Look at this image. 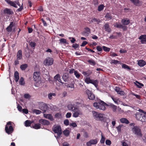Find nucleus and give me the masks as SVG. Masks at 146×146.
Masks as SVG:
<instances>
[{
	"label": "nucleus",
	"mask_w": 146,
	"mask_h": 146,
	"mask_svg": "<svg viewBox=\"0 0 146 146\" xmlns=\"http://www.w3.org/2000/svg\"><path fill=\"white\" fill-rule=\"evenodd\" d=\"M93 105L97 109H99L100 110H106V107L109 108H111L113 110L117 109V106L113 104H107L100 99L98 100L96 102L93 104Z\"/></svg>",
	"instance_id": "nucleus-1"
},
{
	"label": "nucleus",
	"mask_w": 146,
	"mask_h": 146,
	"mask_svg": "<svg viewBox=\"0 0 146 146\" xmlns=\"http://www.w3.org/2000/svg\"><path fill=\"white\" fill-rule=\"evenodd\" d=\"M130 126H133L131 128V131L133 133L136 135L137 137H141L142 134L140 127L138 126H135V123H131L129 124Z\"/></svg>",
	"instance_id": "nucleus-2"
},
{
	"label": "nucleus",
	"mask_w": 146,
	"mask_h": 146,
	"mask_svg": "<svg viewBox=\"0 0 146 146\" xmlns=\"http://www.w3.org/2000/svg\"><path fill=\"white\" fill-rule=\"evenodd\" d=\"M8 4L10 5L11 6H13L15 8H17V5L20 7L18 9L17 11H21L23 9V7L22 6H21V4H20L19 1L17 0L16 1H13L10 0H5Z\"/></svg>",
	"instance_id": "nucleus-3"
},
{
	"label": "nucleus",
	"mask_w": 146,
	"mask_h": 146,
	"mask_svg": "<svg viewBox=\"0 0 146 146\" xmlns=\"http://www.w3.org/2000/svg\"><path fill=\"white\" fill-rule=\"evenodd\" d=\"M93 116L95 119L98 121H104L106 118L105 115L102 113H97L93 111H92Z\"/></svg>",
	"instance_id": "nucleus-4"
},
{
	"label": "nucleus",
	"mask_w": 146,
	"mask_h": 146,
	"mask_svg": "<svg viewBox=\"0 0 146 146\" xmlns=\"http://www.w3.org/2000/svg\"><path fill=\"white\" fill-rule=\"evenodd\" d=\"M140 112L137 113L135 114L136 118L137 120H139L141 122H146V116L145 115V114L141 113H143L141 112V111L139 110Z\"/></svg>",
	"instance_id": "nucleus-5"
},
{
	"label": "nucleus",
	"mask_w": 146,
	"mask_h": 146,
	"mask_svg": "<svg viewBox=\"0 0 146 146\" xmlns=\"http://www.w3.org/2000/svg\"><path fill=\"white\" fill-rule=\"evenodd\" d=\"M12 123L11 121H9L7 123L5 126V132L9 135L12 133L14 129L12 125Z\"/></svg>",
	"instance_id": "nucleus-6"
},
{
	"label": "nucleus",
	"mask_w": 146,
	"mask_h": 146,
	"mask_svg": "<svg viewBox=\"0 0 146 146\" xmlns=\"http://www.w3.org/2000/svg\"><path fill=\"white\" fill-rule=\"evenodd\" d=\"M53 131L54 133L57 134V136L55 135V136L56 139L60 137L62 133V130L60 126L59 125L54 126Z\"/></svg>",
	"instance_id": "nucleus-7"
},
{
	"label": "nucleus",
	"mask_w": 146,
	"mask_h": 146,
	"mask_svg": "<svg viewBox=\"0 0 146 146\" xmlns=\"http://www.w3.org/2000/svg\"><path fill=\"white\" fill-rule=\"evenodd\" d=\"M80 105V103L76 102L73 104H69L67 106V108L68 110H78L79 109V107Z\"/></svg>",
	"instance_id": "nucleus-8"
},
{
	"label": "nucleus",
	"mask_w": 146,
	"mask_h": 146,
	"mask_svg": "<svg viewBox=\"0 0 146 146\" xmlns=\"http://www.w3.org/2000/svg\"><path fill=\"white\" fill-rule=\"evenodd\" d=\"M53 60L52 58L47 57L44 61L43 63L45 65L50 66L53 64Z\"/></svg>",
	"instance_id": "nucleus-9"
},
{
	"label": "nucleus",
	"mask_w": 146,
	"mask_h": 146,
	"mask_svg": "<svg viewBox=\"0 0 146 146\" xmlns=\"http://www.w3.org/2000/svg\"><path fill=\"white\" fill-rule=\"evenodd\" d=\"M49 105L43 102L40 103L39 104V108L40 110H48Z\"/></svg>",
	"instance_id": "nucleus-10"
},
{
	"label": "nucleus",
	"mask_w": 146,
	"mask_h": 146,
	"mask_svg": "<svg viewBox=\"0 0 146 146\" xmlns=\"http://www.w3.org/2000/svg\"><path fill=\"white\" fill-rule=\"evenodd\" d=\"M86 93L88 96V98L91 100H94L95 99V96L94 95L92 92L87 89L86 91Z\"/></svg>",
	"instance_id": "nucleus-11"
},
{
	"label": "nucleus",
	"mask_w": 146,
	"mask_h": 146,
	"mask_svg": "<svg viewBox=\"0 0 146 146\" xmlns=\"http://www.w3.org/2000/svg\"><path fill=\"white\" fill-rule=\"evenodd\" d=\"M39 123L44 125H48L50 123V122L48 120L43 119H40L39 120Z\"/></svg>",
	"instance_id": "nucleus-12"
},
{
	"label": "nucleus",
	"mask_w": 146,
	"mask_h": 146,
	"mask_svg": "<svg viewBox=\"0 0 146 146\" xmlns=\"http://www.w3.org/2000/svg\"><path fill=\"white\" fill-rule=\"evenodd\" d=\"M97 142L96 139H91L87 143L86 145L87 146H91L92 145L96 144Z\"/></svg>",
	"instance_id": "nucleus-13"
},
{
	"label": "nucleus",
	"mask_w": 146,
	"mask_h": 146,
	"mask_svg": "<svg viewBox=\"0 0 146 146\" xmlns=\"http://www.w3.org/2000/svg\"><path fill=\"white\" fill-rule=\"evenodd\" d=\"M3 13L5 14L9 15L13 14V12L11 9L7 8H6L4 10Z\"/></svg>",
	"instance_id": "nucleus-14"
},
{
	"label": "nucleus",
	"mask_w": 146,
	"mask_h": 146,
	"mask_svg": "<svg viewBox=\"0 0 146 146\" xmlns=\"http://www.w3.org/2000/svg\"><path fill=\"white\" fill-rule=\"evenodd\" d=\"M40 76V73L39 72H34L33 74L34 80L36 81L38 79Z\"/></svg>",
	"instance_id": "nucleus-15"
},
{
	"label": "nucleus",
	"mask_w": 146,
	"mask_h": 146,
	"mask_svg": "<svg viewBox=\"0 0 146 146\" xmlns=\"http://www.w3.org/2000/svg\"><path fill=\"white\" fill-rule=\"evenodd\" d=\"M133 4L136 6H139L141 5V2L139 0H129Z\"/></svg>",
	"instance_id": "nucleus-16"
},
{
	"label": "nucleus",
	"mask_w": 146,
	"mask_h": 146,
	"mask_svg": "<svg viewBox=\"0 0 146 146\" xmlns=\"http://www.w3.org/2000/svg\"><path fill=\"white\" fill-rule=\"evenodd\" d=\"M22 50H19L17 54V60H20L22 58Z\"/></svg>",
	"instance_id": "nucleus-17"
},
{
	"label": "nucleus",
	"mask_w": 146,
	"mask_h": 146,
	"mask_svg": "<svg viewBox=\"0 0 146 146\" xmlns=\"http://www.w3.org/2000/svg\"><path fill=\"white\" fill-rule=\"evenodd\" d=\"M121 22L123 25H127L130 23V21L129 19H128L127 18H125L122 19Z\"/></svg>",
	"instance_id": "nucleus-18"
},
{
	"label": "nucleus",
	"mask_w": 146,
	"mask_h": 146,
	"mask_svg": "<svg viewBox=\"0 0 146 146\" xmlns=\"http://www.w3.org/2000/svg\"><path fill=\"white\" fill-rule=\"evenodd\" d=\"M69 76L67 73H64L62 76V78L65 82H68L69 81Z\"/></svg>",
	"instance_id": "nucleus-19"
},
{
	"label": "nucleus",
	"mask_w": 146,
	"mask_h": 146,
	"mask_svg": "<svg viewBox=\"0 0 146 146\" xmlns=\"http://www.w3.org/2000/svg\"><path fill=\"white\" fill-rule=\"evenodd\" d=\"M104 27L105 31L108 33H110L111 31V29L110 27V26L108 23H106L104 26Z\"/></svg>",
	"instance_id": "nucleus-20"
},
{
	"label": "nucleus",
	"mask_w": 146,
	"mask_h": 146,
	"mask_svg": "<svg viewBox=\"0 0 146 146\" xmlns=\"http://www.w3.org/2000/svg\"><path fill=\"white\" fill-rule=\"evenodd\" d=\"M14 25V23L13 22H11L9 26L6 28V30L8 32L11 31L12 28Z\"/></svg>",
	"instance_id": "nucleus-21"
},
{
	"label": "nucleus",
	"mask_w": 146,
	"mask_h": 146,
	"mask_svg": "<svg viewBox=\"0 0 146 146\" xmlns=\"http://www.w3.org/2000/svg\"><path fill=\"white\" fill-rule=\"evenodd\" d=\"M43 116L44 117L47 119H48L50 120L51 121H52L54 120L52 116L50 114H44Z\"/></svg>",
	"instance_id": "nucleus-22"
},
{
	"label": "nucleus",
	"mask_w": 146,
	"mask_h": 146,
	"mask_svg": "<svg viewBox=\"0 0 146 146\" xmlns=\"http://www.w3.org/2000/svg\"><path fill=\"white\" fill-rule=\"evenodd\" d=\"M138 64L141 67H143L146 64V62L143 60H140L138 62Z\"/></svg>",
	"instance_id": "nucleus-23"
},
{
	"label": "nucleus",
	"mask_w": 146,
	"mask_h": 146,
	"mask_svg": "<svg viewBox=\"0 0 146 146\" xmlns=\"http://www.w3.org/2000/svg\"><path fill=\"white\" fill-rule=\"evenodd\" d=\"M120 122L123 123L128 124L129 123V121L126 118H122L120 119Z\"/></svg>",
	"instance_id": "nucleus-24"
},
{
	"label": "nucleus",
	"mask_w": 146,
	"mask_h": 146,
	"mask_svg": "<svg viewBox=\"0 0 146 146\" xmlns=\"http://www.w3.org/2000/svg\"><path fill=\"white\" fill-rule=\"evenodd\" d=\"M14 76L15 81L16 82H17L19 79V74L17 71L15 72Z\"/></svg>",
	"instance_id": "nucleus-25"
},
{
	"label": "nucleus",
	"mask_w": 146,
	"mask_h": 146,
	"mask_svg": "<svg viewBox=\"0 0 146 146\" xmlns=\"http://www.w3.org/2000/svg\"><path fill=\"white\" fill-rule=\"evenodd\" d=\"M139 39L141 40V43H143V42H145V40L146 39V35H142L140 36Z\"/></svg>",
	"instance_id": "nucleus-26"
},
{
	"label": "nucleus",
	"mask_w": 146,
	"mask_h": 146,
	"mask_svg": "<svg viewBox=\"0 0 146 146\" xmlns=\"http://www.w3.org/2000/svg\"><path fill=\"white\" fill-rule=\"evenodd\" d=\"M73 116L75 117H77L80 114V113L79 110H74Z\"/></svg>",
	"instance_id": "nucleus-27"
},
{
	"label": "nucleus",
	"mask_w": 146,
	"mask_h": 146,
	"mask_svg": "<svg viewBox=\"0 0 146 146\" xmlns=\"http://www.w3.org/2000/svg\"><path fill=\"white\" fill-rule=\"evenodd\" d=\"M91 72L90 70H88L86 71H83L82 72V74L86 76H89L91 74Z\"/></svg>",
	"instance_id": "nucleus-28"
},
{
	"label": "nucleus",
	"mask_w": 146,
	"mask_h": 146,
	"mask_svg": "<svg viewBox=\"0 0 146 146\" xmlns=\"http://www.w3.org/2000/svg\"><path fill=\"white\" fill-rule=\"evenodd\" d=\"M105 18L107 20H109L112 18L111 14L110 13H107L105 16Z\"/></svg>",
	"instance_id": "nucleus-29"
},
{
	"label": "nucleus",
	"mask_w": 146,
	"mask_h": 146,
	"mask_svg": "<svg viewBox=\"0 0 146 146\" xmlns=\"http://www.w3.org/2000/svg\"><path fill=\"white\" fill-rule=\"evenodd\" d=\"M134 83L137 87L139 88H141V86H144L142 84L139 83L137 81H136L135 82H134Z\"/></svg>",
	"instance_id": "nucleus-30"
},
{
	"label": "nucleus",
	"mask_w": 146,
	"mask_h": 146,
	"mask_svg": "<svg viewBox=\"0 0 146 146\" xmlns=\"http://www.w3.org/2000/svg\"><path fill=\"white\" fill-rule=\"evenodd\" d=\"M28 65L27 64H23L21 65L20 68L22 70H25L28 67Z\"/></svg>",
	"instance_id": "nucleus-31"
},
{
	"label": "nucleus",
	"mask_w": 146,
	"mask_h": 146,
	"mask_svg": "<svg viewBox=\"0 0 146 146\" xmlns=\"http://www.w3.org/2000/svg\"><path fill=\"white\" fill-rule=\"evenodd\" d=\"M41 127L40 124L36 123L33 126V127L35 129H38L40 128Z\"/></svg>",
	"instance_id": "nucleus-32"
},
{
	"label": "nucleus",
	"mask_w": 146,
	"mask_h": 146,
	"mask_svg": "<svg viewBox=\"0 0 146 146\" xmlns=\"http://www.w3.org/2000/svg\"><path fill=\"white\" fill-rule=\"evenodd\" d=\"M70 133L69 130L67 129H65L63 132L64 135L66 137L68 136L69 135Z\"/></svg>",
	"instance_id": "nucleus-33"
},
{
	"label": "nucleus",
	"mask_w": 146,
	"mask_h": 146,
	"mask_svg": "<svg viewBox=\"0 0 146 146\" xmlns=\"http://www.w3.org/2000/svg\"><path fill=\"white\" fill-rule=\"evenodd\" d=\"M122 68L125 69H127L129 70H131V68L129 67V66L125 64H123L122 66Z\"/></svg>",
	"instance_id": "nucleus-34"
},
{
	"label": "nucleus",
	"mask_w": 146,
	"mask_h": 146,
	"mask_svg": "<svg viewBox=\"0 0 146 146\" xmlns=\"http://www.w3.org/2000/svg\"><path fill=\"white\" fill-rule=\"evenodd\" d=\"M123 126V125L121 124L119 125L117 127H116V128L117 129V131L118 133H119L121 131V128Z\"/></svg>",
	"instance_id": "nucleus-35"
},
{
	"label": "nucleus",
	"mask_w": 146,
	"mask_h": 146,
	"mask_svg": "<svg viewBox=\"0 0 146 146\" xmlns=\"http://www.w3.org/2000/svg\"><path fill=\"white\" fill-rule=\"evenodd\" d=\"M56 94L54 93H50L48 94V98L50 100H51L52 98V96H55Z\"/></svg>",
	"instance_id": "nucleus-36"
},
{
	"label": "nucleus",
	"mask_w": 146,
	"mask_h": 146,
	"mask_svg": "<svg viewBox=\"0 0 146 146\" xmlns=\"http://www.w3.org/2000/svg\"><path fill=\"white\" fill-rule=\"evenodd\" d=\"M91 22H96L98 23H100L101 22V21L99 19H98L94 18L92 19V20H91Z\"/></svg>",
	"instance_id": "nucleus-37"
},
{
	"label": "nucleus",
	"mask_w": 146,
	"mask_h": 146,
	"mask_svg": "<svg viewBox=\"0 0 146 146\" xmlns=\"http://www.w3.org/2000/svg\"><path fill=\"white\" fill-rule=\"evenodd\" d=\"M31 123L29 120H26L25 122V125L26 127H29L30 126Z\"/></svg>",
	"instance_id": "nucleus-38"
},
{
	"label": "nucleus",
	"mask_w": 146,
	"mask_h": 146,
	"mask_svg": "<svg viewBox=\"0 0 146 146\" xmlns=\"http://www.w3.org/2000/svg\"><path fill=\"white\" fill-rule=\"evenodd\" d=\"M88 61L91 65H94L96 64V63L95 61L92 59L89 60Z\"/></svg>",
	"instance_id": "nucleus-39"
},
{
	"label": "nucleus",
	"mask_w": 146,
	"mask_h": 146,
	"mask_svg": "<svg viewBox=\"0 0 146 146\" xmlns=\"http://www.w3.org/2000/svg\"><path fill=\"white\" fill-rule=\"evenodd\" d=\"M74 73L76 77L78 78H79L80 76V74L76 71H74Z\"/></svg>",
	"instance_id": "nucleus-40"
},
{
	"label": "nucleus",
	"mask_w": 146,
	"mask_h": 146,
	"mask_svg": "<svg viewBox=\"0 0 146 146\" xmlns=\"http://www.w3.org/2000/svg\"><path fill=\"white\" fill-rule=\"evenodd\" d=\"M24 79L22 77L21 78L19 81V83L21 85H23L25 84V82H24Z\"/></svg>",
	"instance_id": "nucleus-41"
},
{
	"label": "nucleus",
	"mask_w": 146,
	"mask_h": 146,
	"mask_svg": "<svg viewBox=\"0 0 146 146\" xmlns=\"http://www.w3.org/2000/svg\"><path fill=\"white\" fill-rule=\"evenodd\" d=\"M49 109L50 110H55L57 109V107L56 106H54L52 105L51 104L49 105Z\"/></svg>",
	"instance_id": "nucleus-42"
},
{
	"label": "nucleus",
	"mask_w": 146,
	"mask_h": 146,
	"mask_svg": "<svg viewBox=\"0 0 146 146\" xmlns=\"http://www.w3.org/2000/svg\"><path fill=\"white\" fill-rule=\"evenodd\" d=\"M61 44H66L67 43L66 40L64 38H61L59 40Z\"/></svg>",
	"instance_id": "nucleus-43"
},
{
	"label": "nucleus",
	"mask_w": 146,
	"mask_h": 146,
	"mask_svg": "<svg viewBox=\"0 0 146 146\" xmlns=\"http://www.w3.org/2000/svg\"><path fill=\"white\" fill-rule=\"evenodd\" d=\"M91 80L90 78L86 77L85 79V81L87 84H89L91 83Z\"/></svg>",
	"instance_id": "nucleus-44"
},
{
	"label": "nucleus",
	"mask_w": 146,
	"mask_h": 146,
	"mask_svg": "<svg viewBox=\"0 0 146 146\" xmlns=\"http://www.w3.org/2000/svg\"><path fill=\"white\" fill-rule=\"evenodd\" d=\"M122 25L120 23H116L114 25V27H116L117 28H121Z\"/></svg>",
	"instance_id": "nucleus-45"
},
{
	"label": "nucleus",
	"mask_w": 146,
	"mask_h": 146,
	"mask_svg": "<svg viewBox=\"0 0 146 146\" xmlns=\"http://www.w3.org/2000/svg\"><path fill=\"white\" fill-rule=\"evenodd\" d=\"M104 8V5H100L98 7V11H102Z\"/></svg>",
	"instance_id": "nucleus-46"
},
{
	"label": "nucleus",
	"mask_w": 146,
	"mask_h": 146,
	"mask_svg": "<svg viewBox=\"0 0 146 146\" xmlns=\"http://www.w3.org/2000/svg\"><path fill=\"white\" fill-rule=\"evenodd\" d=\"M102 48L103 50L106 52H109L110 50V48L104 46H102Z\"/></svg>",
	"instance_id": "nucleus-47"
},
{
	"label": "nucleus",
	"mask_w": 146,
	"mask_h": 146,
	"mask_svg": "<svg viewBox=\"0 0 146 146\" xmlns=\"http://www.w3.org/2000/svg\"><path fill=\"white\" fill-rule=\"evenodd\" d=\"M90 83H92L94 84L95 86H97L98 84V82L97 80H95L93 81L92 80H91V82Z\"/></svg>",
	"instance_id": "nucleus-48"
},
{
	"label": "nucleus",
	"mask_w": 146,
	"mask_h": 146,
	"mask_svg": "<svg viewBox=\"0 0 146 146\" xmlns=\"http://www.w3.org/2000/svg\"><path fill=\"white\" fill-rule=\"evenodd\" d=\"M30 45L31 47L33 48L34 49L36 45V44L35 42L31 41L30 43Z\"/></svg>",
	"instance_id": "nucleus-49"
},
{
	"label": "nucleus",
	"mask_w": 146,
	"mask_h": 146,
	"mask_svg": "<svg viewBox=\"0 0 146 146\" xmlns=\"http://www.w3.org/2000/svg\"><path fill=\"white\" fill-rule=\"evenodd\" d=\"M105 137L102 135H101V139L100 142L101 143H104L105 142Z\"/></svg>",
	"instance_id": "nucleus-50"
},
{
	"label": "nucleus",
	"mask_w": 146,
	"mask_h": 146,
	"mask_svg": "<svg viewBox=\"0 0 146 146\" xmlns=\"http://www.w3.org/2000/svg\"><path fill=\"white\" fill-rule=\"evenodd\" d=\"M69 126H72L73 127H77V125L76 123L74 122L72 123H70L69 124Z\"/></svg>",
	"instance_id": "nucleus-51"
},
{
	"label": "nucleus",
	"mask_w": 146,
	"mask_h": 146,
	"mask_svg": "<svg viewBox=\"0 0 146 146\" xmlns=\"http://www.w3.org/2000/svg\"><path fill=\"white\" fill-rule=\"evenodd\" d=\"M21 113L23 114H27L28 113V110H19Z\"/></svg>",
	"instance_id": "nucleus-52"
},
{
	"label": "nucleus",
	"mask_w": 146,
	"mask_h": 146,
	"mask_svg": "<svg viewBox=\"0 0 146 146\" xmlns=\"http://www.w3.org/2000/svg\"><path fill=\"white\" fill-rule=\"evenodd\" d=\"M24 98L26 99H30L31 97V96L29 94H25L24 95Z\"/></svg>",
	"instance_id": "nucleus-53"
},
{
	"label": "nucleus",
	"mask_w": 146,
	"mask_h": 146,
	"mask_svg": "<svg viewBox=\"0 0 146 146\" xmlns=\"http://www.w3.org/2000/svg\"><path fill=\"white\" fill-rule=\"evenodd\" d=\"M97 50L98 51H101L102 50V47L100 46H97L96 47Z\"/></svg>",
	"instance_id": "nucleus-54"
},
{
	"label": "nucleus",
	"mask_w": 146,
	"mask_h": 146,
	"mask_svg": "<svg viewBox=\"0 0 146 146\" xmlns=\"http://www.w3.org/2000/svg\"><path fill=\"white\" fill-rule=\"evenodd\" d=\"M131 111L130 110H127L126 111H125L124 113V115H129L131 113Z\"/></svg>",
	"instance_id": "nucleus-55"
},
{
	"label": "nucleus",
	"mask_w": 146,
	"mask_h": 146,
	"mask_svg": "<svg viewBox=\"0 0 146 146\" xmlns=\"http://www.w3.org/2000/svg\"><path fill=\"white\" fill-rule=\"evenodd\" d=\"M127 27L125 25H122L121 28L124 31H126L127 30Z\"/></svg>",
	"instance_id": "nucleus-56"
},
{
	"label": "nucleus",
	"mask_w": 146,
	"mask_h": 146,
	"mask_svg": "<svg viewBox=\"0 0 146 146\" xmlns=\"http://www.w3.org/2000/svg\"><path fill=\"white\" fill-rule=\"evenodd\" d=\"M60 78V76L59 74H57L54 77V78L56 80H57L59 78Z\"/></svg>",
	"instance_id": "nucleus-57"
},
{
	"label": "nucleus",
	"mask_w": 146,
	"mask_h": 146,
	"mask_svg": "<svg viewBox=\"0 0 146 146\" xmlns=\"http://www.w3.org/2000/svg\"><path fill=\"white\" fill-rule=\"evenodd\" d=\"M64 124L65 125H68L69 124V121L68 120V119H66L65 120H64Z\"/></svg>",
	"instance_id": "nucleus-58"
},
{
	"label": "nucleus",
	"mask_w": 146,
	"mask_h": 146,
	"mask_svg": "<svg viewBox=\"0 0 146 146\" xmlns=\"http://www.w3.org/2000/svg\"><path fill=\"white\" fill-rule=\"evenodd\" d=\"M115 91L117 92V94H118V93L121 90V88H120L118 87H116L115 88Z\"/></svg>",
	"instance_id": "nucleus-59"
},
{
	"label": "nucleus",
	"mask_w": 146,
	"mask_h": 146,
	"mask_svg": "<svg viewBox=\"0 0 146 146\" xmlns=\"http://www.w3.org/2000/svg\"><path fill=\"white\" fill-rule=\"evenodd\" d=\"M85 29L86 31V33H87L89 34L90 33V28L86 27L85 28Z\"/></svg>",
	"instance_id": "nucleus-60"
},
{
	"label": "nucleus",
	"mask_w": 146,
	"mask_h": 146,
	"mask_svg": "<svg viewBox=\"0 0 146 146\" xmlns=\"http://www.w3.org/2000/svg\"><path fill=\"white\" fill-rule=\"evenodd\" d=\"M79 46V44L75 43V44H73L72 45V47L74 48L75 49H76V48H78Z\"/></svg>",
	"instance_id": "nucleus-61"
},
{
	"label": "nucleus",
	"mask_w": 146,
	"mask_h": 146,
	"mask_svg": "<svg viewBox=\"0 0 146 146\" xmlns=\"http://www.w3.org/2000/svg\"><path fill=\"white\" fill-rule=\"evenodd\" d=\"M67 87L68 88H74V85L73 84H68L67 85Z\"/></svg>",
	"instance_id": "nucleus-62"
},
{
	"label": "nucleus",
	"mask_w": 146,
	"mask_h": 146,
	"mask_svg": "<svg viewBox=\"0 0 146 146\" xmlns=\"http://www.w3.org/2000/svg\"><path fill=\"white\" fill-rule=\"evenodd\" d=\"M111 143V141L109 140H107L106 141V145H110Z\"/></svg>",
	"instance_id": "nucleus-63"
},
{
	"label": "nucleus",
	"mask_w": 146,
	"mask_h": 146,
	"mask_svg": "<svg viewBox=\"0 0 146 146\" xmlns=\"http://www.w3.org/2000/svg\"><path fill=\"white\" fill-rule=\"evenodd\" d=\"M33 112L34 113L38 114L40 113L41 111L40 110H33Z\"/></svg>",
	"instance_id": "nucleus-64"
}]
</instances>
